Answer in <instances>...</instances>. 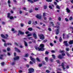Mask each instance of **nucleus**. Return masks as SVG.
<instances>
[{
  "label": "nucleus",
  "mask_w": 73,
  "mask_h": 73,
  "mask_svg": "<svg viewBox=\"0 0 73 73\" xmlns=\"http://www.w3.org/2000/svg\"><path fill=\"white\" fill-rule=\"evenodd\" d=\"M44 44H40L39 47H37V46H35V48L36 50H38V51H40V50H41L42 51L44 50Z\"/></svg>",
  "instance_id": "nucleus-1"
},
{
  "label": "nucleus",
  "mask_w": 73,
  "mask_h": 73,
  "mask_svg": "<svg viewBox=\"0 0 73 73\" xmlns=\"http://www.w3.org/2000/svg\"><path fill=\"white\" fill-rule=\"evenodd\" d=\"M56 28L58 29L56 30V35H58L60 32V31H60V27L58 26H56Z\"/></svg>",
  "instance_id": "nucleus-2"
},
{
  "label": "nucleus",
  "mask_w": 73,
  "mask_h": 73,
  "mask_svg": "<svg viewBox=\"0 0 73 73\" xmlns=\"http://www.w3.org/2000/svg\"><path fill=\"white\" fill-rule=\"evenodd\" d=\"M40 39V40H44L45 39V36L44 35L42 34H40L38 35Z\"/></svg>",
  "instance_id": "nucleus-3"
},
{
  "label": "nucleus",
  "mask_w": 73,
  "mask_h": 73,
  "mask_svg": "<svg viewBox=\"0 0 73 73\" xmlns=\"http://www.w3.org/2000/svg\"><path fill=\"white\" fill-rule=\"evenodd\" d=\"M10 15L11 14L10 13H8L7 14V17H8V18L10 19H13V17L10 16Z\"/></svg>",
  "instance_id": "nucleus-4"
},
{
  "label": "nucleus",
  "mask_w": 73,
  "mask_h": 73,
  "mask_svg": "<svg viewBox=\"0 0 73 73\" xmlns=\"http://www.w3.org/2000/svg\"><path fill=\"white\" fill-rule=\"evenodd\" d=\"M65 64H66V63H65V62H64V63H62L61 65L62 68L64 69V70H65V68H64V65H65Z\"/></svg>",
  "instance_id": "nucleus-5"
},
{
  "label": "nucleus",
  "mask_w": 73,
  "mask_h": 73,
  "mask_svg": "<svg viewBox=\"0 0 73 73\" xmlns=\"http://www.w3.org/2000/svg\"><path fill=\"white\" fill-rule=\"evenodd\" d=\"M30 58L31 60L33 61L34 62H35V59L34 58H33L32 56H30Z\"/></svg>",
  "instance_id": "nucleus-6"
},
{
  "label": "nucleus",
  "mask_w": 73,
  "mask_h": 73,
  "mask_svg": "<svg viewBox=\"0 0 73 73\" xmlns=\"http://www.w3.org/2000/svg\"><path fill=\"white\" fill-rule=\"evenodd\" d=\"M63 43L66 46H69V45L67 43V41H64Z\"/></svg>",
  "instance_id": "nucleus-7"
},
{
  "label": "nucleus",
  "mask_w": 73,
  "mask_h": 73,
  "mask_svg": "<svg viewBox=\"0 0 73 73\" xmlns=\"http://www.w3.org/2000/svg\"><path fill=\"white\" fill-rule=\"evenodd\" d=\"M36 17L38 19H41V16L39 15H37L36 16Z\"/></svg>",
  "instance_id": "nucleus-8"
},
{
  "label": "nucleus",
  "mask_w": 73,
  "mask_h": 73,
  "mask_svg": "<svg viewBox=\"0 0 73 73\" xmlns=\"http://www.w3.org/2000/svg\"><path fill=\"white\" fill-rule=\"evenodd\" d=\"M15 50H16V51H17V52L20 53L21 52V51H20V50L18 49L17 48H16V47H15Z\"/></svg>",
  "instance_id": "nucleus-9"
},
{
  "label": "nucleus",
  "mask_w": 73,
  "mask_h": 73,
  "mask_svg": "<svg viewBox=\"0 0 73 73\" xmlns=\"http://www.w3.org/2000/svg\"><path fill=\"white\" fill-rule=\"evenodd\" d=\"M7 45H11V44L10 43H8L7 44H6L5 43L4 44V46H7Z\"/></svg>",
  "instance_id": "nucleus-10"
},
{
  "label": "nucleus",
  "mask_w": 73,
  "mask_h": 73,
  "mask_svg": "<svg viewBox=\"0 0 73 73\" xmlns=\"http://www.w3.org/2000/svg\"><path fill=\"white\" fill-rule=\"evenodd\" d=\"M33 36L35 39H36V38H37V35H36V33H34L33 34Z\"/></svg>",
  "instance_id": "nucleus-11"
},
{
  "label": "nucleus",
  "mask_w": 73,
  "mask_h": 73,
  "mask_svg": "<svg viewBox=\"0 0 73 73\" xmlns=\"http://www.w3.org/2000/svg\"><path fill=\"white\" fill-rule=\"evenodd\" d=\"M58 58H60V59H62V58H63V57L61 56V55H59L58 56Z\"/></svg>",
  "instance_id": "nucleus-12"
},
{
  "label": "nucleus",
  "mask_w": 73,
  "mask_h": 73,
  "mask_svg": "<svg viewBox=\"0 0 73 73\" xmlns=\"http://www.w3.org/2000/svg\"><path fill=\"white\" fill-rule=\"evenodd\" d=\"M18 33H20V34H21V35H24V32H22L20 31H18Z\"/></svg>",
  "instance_id": "nucleus-13"
},
{
  "label": "nucleus",
  "mask_w": 73,
  "mask_h": 73,
  "mask_svg": "<svg viewBox=\"0 0 73 73\" xmlns=\"http://www.w3.org/2000/svg\"><path fill=\"white\" fill-rule=\"evenodd\" d=\"M19 58V56H17L16 57H15L14 58V60H17Z\"/></svg>",
  "instance_id": "nucleus-14"
},
{
  "label": "nucleus",
  "mask_w": 73,
  "mask_h": 73,
  "mask_svg": "<svg viewBox=\"0 0 73 73\" xmlns=\"http://www.w3.org/2000/svg\"><path fill=\"white\" fill-rule=\"evenodd\" d=\"M1 36L2 38H7V37H5V36H4V35H3L1 34Z\"/></svg>",
  "instance_id": "nucleus-15"
},
{
  "label": "nucleus",
  "mask_w": 73,
  "mask_h": 73,
  "mask_svg": "<svg viewBox=\"0 0 73 73\" xmlns=\"http://www.w3.org/2000/svg\"><path fill=\"white\" fill-rule=\"evenodd\" d=\"M66 10L67 12L68 13H70V10H69V9H68V8H67Z\"/></svg>",
  "instance_id": "nucleus-16"
},
{
  "label": "nucleus",
  "mask_w": 73,
  "mask_h": 73,
  "mask_svg": "<svg viewBox=\"0 0 73 73\" xmlns=\"http://www.w3.org/2000/svg\"><path fill=\"white\" fill-rule=\"evenodd\" d=\"M48 15V14L44 13L43 14V17H45V16Z\"/></svg>",
  "instance_id": "nucleus-17"
},
{
  "label": "nucleus",
  "mask_w": 73,
  "mask_h": 73,
  "mask_svg": "<svg viewBox=\"0 0 73 73\" xmlns=\"http://www.w3.org/2000/svg\"><path fill=\"white\" fill-rule=\"evenodd\" d=\"M24 42L25 43V46H28V44H27V42H25V41H24Z\"/></svg>",
  "instance_id": "nucleus-18"
},
{
  "label": "nucleus",
  "mask_w": 73,
  "mask_h": 73,
  "mask_svg": "<svg viewBox=\"0 0 73 73\" xmlns=\"http://www.w3.org/2000/svg\"><path fill=\"white\" fill-rule=\"evenodd\" d=\"M7 3L8 4H9V7H10L11 5H9V3H11V2L10 1H9V0H8V1Z\"/></svg>",
  "instance_id": "nucleus-19"
},
{
  "label": "nucleus",
  "mask_w": 73,
  "mask_h": 73,
  "mask_svg": "<svg viewBox=\"0 0 73 73\" xmlns=\"http://www.w3.org/2000/svg\"><path fill=\"white\" fill-rule=\"evenodd\" d=\"M73 43V40H70L69 42V44H72Z\"/></svg>",
  "instance_id": "nucleus-20"
},
{
  "label": "nucleus",
  "mask_w": 73,
  "mask_h": 73,
  "mask_svg": "<svg viewBox=\"0 0 73 73\" xmlns=\"http://www.w3.org/2000/svg\"><path fill=\"white\" fill-rule=\"evenodd\" d=\"M45 61H46V62H48V57H45Z\"/></svg>",
  "instance_id": "nucleus-21"
},
{
  "label": "nucleus",
  "mask_w": 73,
  "mask_h": 73,
  "mask_svg": "<svg viewBox=\"0 0 73 73\" xmlns=\"http://www.w3.org/2000/svg\"><path fill=\"white\" fill-rule=\"evenodd\" d=\"M66 51H69L70 49H69V48L67 47L66 48Z\"/></svg>",
  "instance_id": "nucleus-22"
},
{
  "label": "nucleus",
  "mask_w": 73,
  "mask_h": 73,
  "mask_svg": "<svg viewBox=\"0 0 73 73\" xmlns=\"http://www.w3.org/2000/svg\"><path fill=\"white\" fill-rule=\"evenodd\" d=\"M3 55H1L0 56V59L2 60L3 59Z\"/></svg>",
  "instance_id": "nucleus-23"
},
{
  "label": "nucleus",
  "mask_w": 73,
  "mask_h": 73,
  "mask_svg": "<svg viewBox=\"0 0 73 73\" xmlns=\"http://www.w3.org/2000/svg\"><path fill=\"white\" fill-rule=\"evenodd\" d=\"M28 30L30 31H31L32 30V28L31 27H29L28 29Z\"/></svg>",
  "instance_id": "nucleus-24"
},
{
  "label": "nucleus",
  "mask_w": 73,
  "mask_h": 73,
  "mask_svg": "<svg viewBox=\"0 0 73 73\" xmlns=\"http://www.w3.org/2000/svg\"><path fill=\"white\" fill-rule=\"evenodd\" d=\"M28 1L31 2V3H33V1L32 0H27Z\"/></svg>",
  "instance_id": "nucleus-25"
},
{
  "label": "nucleus",
  "mask_w": 73,
  "mask_h": 73,
  "mask_svg": "<svg viewBox=\"0 0 73 73\" xmlns=\"http://www.w3.org/2000/svg\"><path fill=\"white\" fill-rule=\"evenodd\" d=\"M56 7L57 9H60V6H59L58 5H57L56 6Z\"/></svg>",
  "instance_id": "nucleus-26"
},
{
  "label": "nucleus",
  "mask_w": 73,
  "mask_h": 73,
  "mask_svg": "<svg viewBox=\"0 0 73 73\" xmlns=\"http://www.w3.org/2000/svg\"><path fill=\"white\" fill-rule=\"evenodd\" d=\"M52 56L53 58H54V59H55V58H56V56L52 54Z\"/></svg>",
  "instance_id": "nucleus-27"
},
{
  "label": "nucleus",
  "mask_w": 73,
  "mask_h": 73,
  "mask_svg": "<svg viewBox=\"0 0 73 73\" xmlns=\"http://www.w3.org/2000/svg\"><path fill=\"white\" fill-rule=\"evenodd\" d=\"M62 41V38L61 37H60L59 38V41L60 42H61V41Z\"/></svg>",
  "instance_id": "nucleus-28"
},
{
  "label": "nucleus",
  "mask_w": 73,
  "mask_h": 73,
  "mask_svg": "<svg viewBox=\"0 0 73 73\" xmlns=\"http://www.w3.org/2000/svg\"><path fill=\"white\" fill-rule=\"evenodd\" d=\"M70 20H73V17H70L69 18Z\"/></svg>",
  "instance_id": "nucleus-29"
},
{
  "label": "nucleus",
  "mask_w": 73,
  "mask_h": 73,
  "mask_svg": "<svg viewBox=\"0 0 73 73\" xmlns=\"http://www.w3.org/2000/svg\"><path fill=\"white\" fill-rule=\"evenodd\" d=\"M65 34H63V38L64 39L65 38Z\"/></svg>",
  "instance_id": "nucleus-30"
},
{
  "label": "nucleus",
  "mask_w": 73,
  "mask_h": 73,
  "mask_svg": "<svg viewBox=\"0 0 73 73\" xmlns=\"http://www.w3.org/2000/svg\"><path fill=\"white\" fill-rule=\"evenodd\" d=\"M27 36H32V34H29L27 35Z\"/></svg>",
  "instance_id": "nucleus-31"
},
{
  "label": "nucleus",
  "mask_w": 73,
  "mask_h": 73,
  "mask_svg": "<svg viewBox=\"0 0 73 73\" xmlns=\"http://www.w3.org/2000/svg\"><path fill=\"white\" fill-rule=\"evenodd\" d=\"M50 44L51 46H53V43L51 42L50 43Z\"/></svg>",
  "instance_id": "nucleus-32"
},
{
  "label": "nucleus",
  "mask_w": 73,
  "mask_h": 73,
  "mask_svg": "<svg viewBox=\"0 0 73 73\" xmlns=\"http://www.w3.org/2000/svg\"><path fill=\"white\" fill-rule=\"evenodd\" d=\"M50 61H51V62H53V59L51 58L50 59Z\"/></svg>",
  "instance_id": "nucleus-33"
},
{
  "label": "nucleus",
  "mask_w": 73,
  "mask_h": 73,
  "mask_svg": "<svg viewBox=\"0 0 73 73\" xmlns=\"http://www.w3.org/2000/svg\"><path fill=\"white\" fill-rule=\"evenodd\" d=\"M31 23H32V21H29L28 22V24H31Z\"/></svg>",
  "instance_id": "nucleus-34"
},
{
  "label": "nucleus",
  "mask_w": 73,
  "mask_h": 73,
  "mask_svg": "<svg viewBox=\"0 0 73 73\" xmlns=\"http://www.w3.org/2000/svg\"><path fill=\"white\" fill-rule=\"evenodd\" d=\"M49 52L46 51L45 52V54H49Z\"/></svg>",
  "instance_id": "nucleus-35"
},
{
  "label": "nucleus",
  "mask_w": 73,
  "mask_h": 73,
  "mask_svg": "<svg viewBox=\"0 0 73 73\" xmlns=\"http://www.w3.org/2000/svg\"><path fill=\"white\" fill-rule=\"evenodd\" d=\"M28 56H29V54H25V57H26Z\"/></svg>",
  "instance_id": "nucleus-36"
},
{
  "label": "nucleus",
  "mask_w": 73,
  "mask_h": 73,
  "mask_svg": "<svg viewBox=\"0 0 73 73\" xmlns=\"http://www.w3.org/2000/svg\"><path fill=\"white\" fill-rule=\"evenodd\" d=\"M36 59L39 62V61H40V59H38V58H36Z\"/></svg>",
  "instance_id": "nucleus-37"
},
{
  "label": "nucleus",
  "mask_w": 73,
  "mask_h": 73,
  "mask_svg": "<svg viewBox=\"0 0 73 73\" xmlns=\"http://www.w3.org/2000/svg\"><path fill=\"white\" fill-rule=\"evenodd\" d=\"M46 1L47 2H51L52 1V0H46Z\"/></svg>",
  "instance_id": "nucleus-38"
},
{
  "label": "nucleus",
  "mask_w": 73,
  "mask_h": 73,
  "mask_svg": "<svg viewBox=\"0 0 73 73\" xmlns=\"http://www.w3.org/2000/svg\"><path fill=\"white\" fill-rule=\"evenodd\" d=\"M48 29L49 31H52V29L50 28H49Z\"/></svg>",
  "instance_id": "nucleus-39"
},
{
  "label": "nucleus",
  "mask_w": 73,
  "mask_h": 73,
  "mask_svg": "<svg viewBox=\"0 0 73 73\" xmlns=\"http://www.w3.org/2000/svg\"><path fill=\"white\" fill-rule=\"evenodd\" d=\"M30 64H31V65H33V63L31 61L30 62Z\"/></svg>",
  "instance_id": "nucleus-40"
},
{
  "label": "nucleus",
  "mask_w": 73,
  "mask_h": 73,
  "mask_svg": "<svg viewBox=\"0 0 73 73\" xmlns=\"http://www.w3.org/2000/svg\"><path fill=\"white\" fill-rule=\"evenodd\" d=\"M66 54L67 55V56H68V57H69V56H70V54H69L68 52H67L66 53Z\"/></svg>",
  "instance_id": "nucleus-41"
},
{
  "label": "nucleus",
  "mask_w": 73,
  "mask_h": 73,
  "mask_svg": "<svg viewBox=\"0 0 73 73\" xmlns=\"http://www.w3.org/2000/svg\"><path fill=\"white\" fill-rule=\"evenodd\" d=\"M35 11H38V8L36 7L35 8Z\"/></svg>",
  "instance_id": "nucleus-42"
},
{
  "label": "nucleus",
  "mask_w": 73,
  "mask_h": 73,
  "mask_svg": "<svg viewBox=\"0 0 73 73\" xmlns=\"http://www.w3.org/2000/svg\"><path fill=\"white\" fill-rule=\"evenodd\" d=\"M66 68L67 69H69V66L68 65H67L66 66Z\"/></svg>",
  "instance_id": "nucleus-43"
},
{
  "label": "nucleus",
  "mask_w": 73,
  "mask_h": 73,
  "mask_svg": "<svg viewBox=\"0 0 73 73\" xmlns=\"http://www.w3.org/2000/svg\"><path fill=\"white\" fill-rule=\"evenodd\" d=\"M42 64H39L38 66L39 67H41V66H42Z\"/></svg>",
  "instance_id": "nucleus-44"
},
{
  "label": "nucleus",
  "mask_w": 73,
  "mask_h": 73,
  "mask_svg": "<svg viewBox=\"0 0 73 73\" xmlns=\"http://www.w3.org/2000/svg\"><path fill=\"white\" fill-rule=\"evenodd\" d=\"M7 51H9V50H10V48H7Z\"/></svg>",
  "instance_id": "nucleus-45"
},
{
  "label": "nucleus",
  "mask_w": 73,
  "mask_h": 73,
  "mask_svg": "<svg viewBox=\"0 0 73 73\" xmlns=\"http://www.w3.org/2000/svg\"><path fill=\"white\" fill-rule=\"evenodd\" d=\"M51 52H52V53H55V51L53 50H51L50 51Z\"/></svg>",
  "instance_id": "nucleus-46"
},
{
  "label": "nucleus",
  "mask_w": 73,
  "mask_h": 73,
  "mask_svg": "<svg viewBox=\"0 0 73 73\" xmlns=\"http://www.w3.org/2000/svg\"><path fill=\"white\" fill-rule=\"evenodd\" d=\"M46 73H50V71L48 70H46Z\"/></svg>",
  "instance_id": "nucleus-47"
},
{
  "label": "nucleus",
  "mask_w": 73,
  "mask_h": 73,
  "mask_svg": "<svg viewBox=\"0 0 73 73\" xmlns=\"http://www.w3.org/2000/svg\"><path fill=\"white\" fill-rule=\"evenodd\" d=\"M65 20L66 21H68V18H66L65 19Z\"/></svg>",
  "instance_id": "nucleus-48"
},
{
  "label": "nucleus",
  "mask_w": 73,
  "mask_h": 73,
  "mask_svg": "<svg viewBox=\"0 0 73 73\" xmlns=\"http://www.w3.org/2000/svg\"><path fill=\"white\" fill-rule=\"evenodd\" d=\"M58 20L59 21H61V17H59L58 18Z\"/></svg>",
  "instance_id": "nucleus-49"
},
{
  "label": "nucleus",
  "mask_w": 73,
  "mask_h": 73,
  "mask_svg": "<svg viewBox=\"0 0 73 73\" xmlns=\"http://www.w3.org/2000/svg\"><path fill=\"white\" fill-rule=\"evenodd\" d=\"M15 62H13L11 63V64L12 65H15Z\"/></svg>",
  "instance_id": "nucleus-50"
},
{
  "label": "nucleus",
  "mask_w": 73,
  "mask_h": 73,
  "mask_svg": "<svg viewBox=\"0 0 73 73\" xmlns=\"http://www.w3.org/2000/svg\"><path fill=\"white\" fill-rule=\"evenodd\" d=\"M54 4L55 5H57V2H56L54 1Z\"/></svg>",
  "instance_id": "nucleus-51"
},
{
  "label": "nucleus",
  "mask_w": 73,
  "mask_h": 73,
  "mask_svg": "<svg viewBox=\"0 0 73 73\" xmlns=\"http://www.w3.org/2000/svg\"><path fill=\"white\" fill-rule=\"evenodd\" d=\"M49 8H50V9H52V6H49Z\"/></svg>",
  "instance_id": "nucleus-52"
},
{
  "label": "nucleus",
  "mask_w": 73,
  "mask_h": 73,
  "mask_svg": "<svg viewBox=\"0 0 73 73\" xmlns=\"http://www.w3.org/2000/svg\"><path fill=\"white\" fill-rule=\"evenodd\" d=\"M56 62H57V63H58V64L60 63V61H59V60H56Z\"/></svg>",
  "instance_id": "nucleus-53"
},
{
  "label": "nucleus",
  "mask_w": 73,
  "mask_h": 73,
  "mask_svg": "<svg viewBox=\"0 0 73 73\" xmlns=\"http://www.w3.org/2000/svg\"><path fill=\"white\" fill-rule=\"evenodd\" d=\"M47 41V40H45L43 41V42H46Z\"/></svg>",
  "instance_id": "nucleus-54"
},
{
  "label": "nucleus",
  "mask_w": 73,
  "mask_h": 73,
  "mask_svg": "<svg viewBox=\"0 0 73 73\" xmlns=\"http://www.w3.org/2000/svg\"><path fill=\"white\" fill-rule=\"evenodd\" d=\"M47 7L46 6H44V9H46L47 8Z\"/></svg>",
  "instance_id": "nucleus-55"
},
{
  "label": "nucleus",
  "mask_w": 73,
  "mask_h": 73,
  "mask_svg": "<svg viewBox=\"0 0 73 73\" xmlns=\"http://www.w3.org/2000/svg\"><path fill=\"white\" fill-rule=\"evenodd\" d=\"M60 52H61V53H62L63 52H64V50L61 51V50H60Z\"/></svg>",
  "instance_id": "nucleus-56"
},
{
  "label": "nucleus",
  "mask_w": 73,
  "mask_h": 73,
  "mask_svg": "<svg viewBox=\"0 0 73 73\" xmlns=\"http://www.w3.org/2000/svg\"><path fill=\"white\" fill-rule=\"evenodd\" d=\"M1 65H4V62H2L1 63Z\"/></svg>",
  "instance_id": "nucleus-57"
},
{
  "label": "nucleus",
  "mask_w": 73,
  "mask_h": 73,
  "mask_svg": "<svg viewBox=\"0 0 73 73\" xmlns=\"http://www.w3.org/2000/svg\"><path fill=\"white\" fill-rule=\"evenodd\" d=\"M5 36H5V37H7H7H8V35H7V34H6V35H5Z\"/></svg>",
  "instance_id": "nucleus-58"
},
{
  "label": "nucleus",
  "mask_w": 73,
  "mask_h": 73,
  "mask_svg": "<svg viewBox=\"0 0 73 73\" xmlns=\"http://www.w3.org/2000/svg\"><path fill=\"white\" fill-rule=\"evenodd\" d=\"M38 1V0H34L33 2V3H34V2H36V1Z\"/></svg>",
  "instance_id": "nucleus-59"
},
{
  "label": "nucleus",
  "mask_w": 73,
  "mask_h": 73,
  "mask_svg": "<svg viewBox=\"0 0 73 73\" xmlns=\"http://www.w3.org/2000/svg\"><path fill=\"white\" fill-rule=\"evenodd\" d=\"M26 66L27 67V68H29V65L28 64H27Z\"/></svg>",
  "instance_id": "nucleus-60"
},
{
  "label": "nucleus",
  "mask_w": 73,
  "mask_h": 73,
  "mask_svg": "<svg viewBox=\"0 0 73 73\" xmlns=\"http://www.w3.org/2000/svg\"><path fill=\"white\" fill-rule=\"evenodd\" d=\"M33 11L32 10H30L29 11V12L30 13H31V12H32Z\"/></svg>",
  "instance_id": "nucleus-61"
},
{
  "label": "nucleus",
  "mask_w": 73,
  "mask_h": 73,
  "mask_svg": "<svg viewBox=\"0 0 73 73\" xmlns=\"http://www.w3.org/2000/svg\"><path fill=\"white\" fill-rule=\"evenodd\" d=\"M19 13L20 14H21V13H22V11H19Z\"/></svg>",
  "instance_id": "nucleus-62"
},
{
  "label": "nucleus",
  "mask_w": 73,
  "mask_h": 73,
  "mask_svg": "<svg viewBox=\"0 0 73 73\" xmlns=\"http://www.w3.org/2000/svg\"><path fill=\"white\" fill-rule=\"evenodd\" d=\"M22 70H19V73H22Z\"/></svg>",
  "instance_id": "nucleus-63"
},
{
  "label": "nucleus",
  "mask_w": 73,
  "mask_h": 73,
  "mask_svg": "<svg viewBox=\"0 0 73 73\" xmlns=\"http://www.w3.org/2000/svg\"><path fill=\"white\" fill-rule=\"evenodd\" d=\"M26 34H28L29 33V32L28 31H27L25 32Z\"/></svg>",
  "instance_id": "nucleus-64"
}]
</instances>
